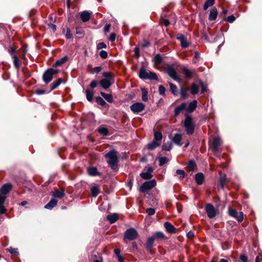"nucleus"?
I'll return each instance as SVG.
<instances>
[{
	"label": "nucleus",
	"mask_w": 262,
	"mask_h": 262,
	"mask_svg": "<svg viewBox=\"0 0 262 262\" xmlns=\"http://www.w3.org/2000/svg\"><path fill=\"white\" fill-rule=\"evenodd\" d=\"M104 157L107 159V163L113 170L118 169V157L117 152L115 149H112L104 155Z\"/></svg>",
	"instance_id": "f257e3e1"
},
{
	"label": "nucleus",
	"mask_w": 262,
	"mask_h": 262,
	"mask_svg": "<svg viewBox=\"0 0 262 262\" xmlns=\"http://www.w3.org/2000/svg\"><path fill=\"white\" fill-rule=\"evenodd\" d=\"M103 78L100 81V84L104 89H108L115 82L114 75L108 72L102 74Z\"/></svg>",
	"instance_id": "f03ea898"
},
{
	"label": "nucleus",
	"mask_w": 262,
	"mask_h": 262,
	"mask_svg": "<svg viewBox=\"0 0 262 262\" xmlns=\"http://www.w3.org/2000/svg\"><path fill=\"white\" fill-rule=\"evenodd\" d=\"M183 123L187 134L188 135H192L194 130V125L193 123L192 118L187 115Z\"/></svg>",
	"instance_id": "7ed1b4c3"
},
{
	"label": "nucleus",
	"mask_w": 262,
	"mask_h": 262,
	"mask_svg": "<svg viewBox=\"0 0 262 262\" xmlns=\"http://www.w3.org/2000/svg\"><path fill=\"white\" fill-rule=\"evenodd\" d=\"M138 236V233L137 231L134 228H130L127 229L124 235L123 240L124 241H133L136 239Z\"/></svg>",
	"instance_id": "20e7f679"
},
{
	"label": "nucleus",
	"mask_w": 262,
	"mask_h": 262,
	"mask_svg": "<svg viewBox=\"0 0 262 262\" xmlns=\"http://www.w3.org/2000/svg\"><path fill=\"white\" fill-rule=\"evenodd\" d=\"M58 73V70L52 68L48 69L43 74L42 79L46 83H49L53 79L54 75Z\"/></svg>",
	"instance_id": "39448f33"
},
{
	"label": "nucleus",
	"mask_w": 262,
	"mask_h": 262,
	"mask_svg": "<svg viewBox=\"0 0 262 262\" xmlns=\"http://www.w3.org/2000/svg\"><path fill=\"white\" fill-rule=\"evenodd\" d=\"M205 211L209 219H213L218 213L217 208H215L212 204L208 203L205 205Z\"/></svg>",
	"instance_id": "423d86ee"
},
{
	"label": "nucleus",
	"mask_w": 262,
	"mask_h": 262,
	"mask_svg": "<svg viewBox=\"0 0 262 262\" xmlns=\"http://www.w3.org/2000/svg\"><path fill=\"white\" fill-rule=\"evenodd\" d=\"M156 181L152 180L149 181H145L140 187L141 192H145L146 191L150 190L156 185Z\"/></svg>",
	"instance_id": "0eeeda50"
},
{
	"label": "nucleus",
	"mask_w": 262,
	"mask_h": 262,
	"mask_svg": "<svg viewBox=\"0 0 262 262\" xmlns=\"http://www.w3.org/2000/svg\"><path fill=\"white\" fill-rule=\"evenodd\" d=\"M145 105L142 102H136L133 103L130 107L131 111L134 113H139L143 111Z\"/></svg>",
	"instance_id": "6e6552de"
},
{
	"label": "nucleus",
	"mask_w": 262,
	"mask_h": 262,
	"mask_svg": "<svg viewBox=\"0 0 262 262\" xmlns=\"http://www.w3.org/2000/svg\"><path fill=\"white\" fill-rule=\"evenodd\" d=\"M167 74L173 80L178 82L181 81V78L177 75V73L172 66H169L167 69Z\"/></svg>",
	"instance_id": "1a4fd4ad"
},
{
	"label": "nucleus",
	"mask_w": 262,
	"mask_h": 262,
	"mask_svg": "<svg viewBox=\"0 0 262 262\" xmlns=\"http://www.w3.org/2000/svg\"><path fill=\"white\" fill-rule=\"evenodd\" d=\"M177 39L180 41L181 46L182 48H186L189 46V43L183 34L181 33L178 34Z\"/></svg>",
	"instance_id": "9d476101"
},
{
	"label": "nucleus",
	"mask_w": 262,
	"mask_h": 262,
	"mask_svg": "<svg viewBox=\"0 0 262 262\" xmlns=\"http://www.w3.org/2000/svg\"><path fill=\"white\" fill-rule=\"evenodd\" d=\"M221 144V140L219 137L214 138L213 139L211 147L213 152H216L219 150V146Z\"/></svg>",
	"instance_id": "9b49d317"
},
{
	"label": "nucleus",
	"mask_w": 262,
	"mask_h": 262,
	"mask_svg": "<svg viewBox=\"0 0 262 262\" xmlns=\"http://www.w3.org/2000/svg\"><path fill=\"white\" fill-rule=\"evenodd\" d=\"M164 228L166 232L170 234L175 233L176 232V228L170 223L166 222L164 224Z\"/></svg>",
	"instance_id": "f8f14e48"
},
{
	"label": "nucleus",
	"mask_w": 262,
	"mask_h": 262,
	"mask_svg": "<svg viewBox=\"0 0 262 262\" xmlns=\"http://www.w3.org/2000/svg\"><path fill=\"white\" fill-rule=\"evenodd\" d=\"M155 241V239L154 238V237L152 236L148 237L147 239V242H146V249H147V250L150 253H153L152 248L154 243Z\"/></svg>",
	"instance_id": "ddd939ff"
},
{
	"label": "nucleus",
	"mask_w": 262,
	"mask_h": 262,
	"mask_svg": "<svg viewBox=\"0 0 262 262\" xmlns=\"http://www.w3.org/2000/svg\"><path fill=\"white\" fill-rule=\"evenodd\" d=\"M153 168L149 167L148 168L146 172L140 173V177L144 180H149L152 177V174H151Z\"/></svg>",
	"instance_id": "4468645a"
},
{
	"label": "nucleus",
	"mask_w": 262,
	"mask_h": 262,
	"mask_svg": "<svg viewBox=\"0 0 262 262\" xmlns=\"http://www.w3.org/2000/svg\"><path fill=\"white\" fill-rule=\"evenodd\" d=\"M218 14L217 9L215 7H213L210 9V13L208 16V19L210 21H213L216 19Z\"/></svg>",
	"instance_id": "2eb2a0df"
},
{
	"label": "nucleus",
	"mask_w": 262,
	"mask_h": 262,
	"mask_svg": "<svg viewBox=\"0 0 262 262\" xmlns=\"http://www.w3.org/2000/svg\"><path fill=\"white\" fill-rule=\"evenodd\" d=\"M12 188V185L10 183L4 184L1 188V193L6 195L8 194Z\"/></svg>",
	"instance_id": "dca6fc26"
},
{
	"label": "nucleus",
	"mask_w": 262,
	"mask_h": 262,
	"mask_svg": "<svg viewBox=\"0 0 262 262\" xmlns=\"http://www.w3.org/2000/svg\"><path fill=\"white\" fill-rule=\"evenodd\" d=\"M88 173L91 176H100L101 173L98 171L97 168L95 167H89L87 168Z\"/></svg>",
	"instance_id": "f3484780"
},
{
	"label": "nucleus",
	"mask_w": 262,
	"mask_h": 262,
	"mask_svg": "<svg viewBox=\"0 0 262 262\" xmlns=\"http://www.w3.org/2000/svg\"><path fill=\"white\" fill-rule=\"evenodd\" d=\"M197 107V101L194 100L189 103L187 107H186V110L187 113H190L193 112Z\"/></svg>",
	"instance_id": "a211bd4d"
},
{
	"label": "nucleus",
	"mask_w": 262,
	"mask_h": 262,
	"mask_svg": "<svg viewBox=\"0 0 262 262\" xmlns=\"http://www.w3.org/2000/svg\"><path fill=\"white\" fill-rule=\"evenodd\" d=\"M186 106V103H182L179 106L176 107L174 110V115L175 116H178L181 112L185 110Z\"/></svg>",
	"instance_id": "6ab92c4d"
},
{
	"label": "nucleus",
	"mask_w": 262,
	"mask_h": 262,
	"mask_svg": "<svg viewBox=\"0 0 262 262\" xmlns=\"http://www.w3.org/2000/svg\"><path fill=\"white\" fill-rule=\"evenodd\" d=\"M91 13L88 11H82L80 14V18L83 22H86L90 20Z\"/></svg>",
	"instance_id": "aec40b11"
},
{
	"label": "nucleus",
	"mask_w": 262,
	"mask_h": 262,
	"mask_svg": "<svg viewBox=\"0 0 262 262\" xmlns=\"http://www.w3.org/2000/svg\"><path fill=\"white\" fill-rule=\"evenodd\" d=\"M149 71H146L142 67L140 69L139 76L142 79H147L149 75Z\"/></svg>",
	"instance_id": "412c9836"
},
{
	"label": "nucleus",
	"mask_w": 262,
	"mask_h": 262,
	"mask_svg": "<svg viewBox=\"0 0 262 262\" xmlns=\"http://www.w3.org/2000/svg\"><path fill=\"white\" fill-rule=\"evenodd\" d=\"M182 135L180 134H176L172 139V142L178 146H181Z\"/></svg>",
	"instance_id": "4be33fe9"
},
{
	"label": "nucleus",
	"mask_w": 262,
	"mask_h": 262,
	"mask_svg": "<svg viewBox=\"0 0 262 262\" xmlns=\"http://www.w3.org/2000/svg\"><path fill=\"white\" fill-rule=\"evenodd\" d=\"M195 181L198 185H202L204 181V176L201 173L199 172L195 176Z\"/></svg>",
	"instance_id": "5701e85b"
},
{
	"label": "nucleus",
	"mask_w": 262,
	"mask_h": 262,
	"mask_svg": "<svg viewBox=\"0 0 262 262\" xmlns=\"http://www.w3.org/2000/svg\"><path fill=\"white\" fill-rule=\"evenodd\" d=\"M163 58L160 54H156L152 58L155 65H159L163 61Z\"/></svg>",
	"instance_id": "b1692460"
},
{
	"label": "nucleus",
	"mask_w": 262,
	"mask_h": 262,
	"mask_svg": "<svg viewBox=\"0 0 262 262\" xmlns=\"http://www.w3.org/2000/svg\"><path fill=\"white\" fill-rule=\"evenodd\" d=\"M187 168L189 171L193 172L196 169V165L194 160L189 161Z\"/></svg>",
	"instance_id": "393cba45"
},
{
	"label": "nucleus",
	"mask_w": 262,
	"mask_h": 262,
	"mask_svg": "<svg viewBox=\"0 0 262 262\" xmlns=\"http://www.w3.org/2000/svg\"><path fill=\"white\" fill-rule=\"evenodd\" d=\"M57 204V201L55 199H52L45 206V208L48 209H52Z\"/></svg>",
	"instance_id": "a878e982"
},
{
	"label": "nucleus",
	"mask_w": 262,
	"mask_h": 262,
	"mask_svg": "<svg viewBox=\"0 0 262 262\" xmlns=\"http://www.w3.org/2000/svg\"><path fill=\"white\" fill-rule=\"evenodd\" d=\"M182 73L185 75L186 78H191L192 77L193 72L190 71L186 67H183L182 69Z\"/></svg>",
	"instance_id": "bb28decb"
},
{
	"label": "nucleus",
	"mask_w": 262,
	"mask_h": 262,
	"mask_svg": "<svg viewBox=\"0 0 262 262\" xmlns=\"http://www.w3.org/2000/svg\"><path fill=\"white\" fill-rule=\"evenodd\" d=\"M106 219L110 222V223L113 224L118 220V216L117 213L110 214L106 216Z\"/></svg>",
	"instance_id": "cd10ccee"
},
{
	"label": "nucleus",
	"mask_w": 262,
	"mask_h": 262,
	"mask_svg": "<svg viewBox=\"0 0 262 262\" xmlns=\"http://www.w3.org/2000/svg\"><path fill=\"white\" fill-rule=\"evenodd\" d=\"M68 60V57L67 56H64L59 60H57L53 64V67L55 68H57L58 67L61 66L62 64L66 62Z\"/></svg>",
	"instance_id": "c85d7f7f"
},
{
	"label": "nucleus",
	"mask_w": 262,
	"mask_h": 262,
	"mask_svg": "<svg viewBox=\"0 0 262 262\" xmlns=\"http://www.w3.org/2000/svg\"><path fill=\"white\" fill-rule=\"evenodd\" d=\"M199 89L200 86L195 83H193L190 86L191 93L192 95H196L198 93Z\"/></svg>",
	"instance_id": "c756f323"
},
{
	"label": "nucleus",
	"mask_w": 262,
	"mask_h": 262,
	"mask_svg": "<svg viewBox=\"0 0 262 262\" xmlns=\"http://www.w3.org/2000/svg\"><path fill=\"white\" fill-rule=\"evenodd\" d=\"M62 82V80L60 78H59L55 81H53V82L51 84V91H53L56 89Z\"/></svg>",
	"instance_id": "7c9ffc66"
},
{
	"label": "nucleus",
	"mask_w": 262,
	"mask_h": 262,
	"mask_svg": "<svg viewBox=\"0 0 262 262\" xmlns=\"http://www.w3.org/2000/svg\"><path fill=\"white\" fill-rule=\"evenodd\" d=\"M160 145V143H158L156 141L153 140L151 143L148 144V149L150 150H152Z\"/></svg>",
	"instance_id": "2f4dec72"
},
{
	"label": "nucleus",
	"mask_w": 262,
	"mask_h": 262,
	"mask_svg": "<svg viewBox=\"0 0 262 262\" xmlns=\"http://www.w3.org/2000/svg\"><path fill=\"white\" fill-rule=\"evenodd\" d=\"M92 195L93 197L96 198L100 192L99 188L98 186H93L91 188Z\"/></svg>",
	"instance_id": "473e14b6"
},
{
	"label": "nucleus",
	"mask_w": 262,
	"mask_h": 262,
	"mask_svg": "<svg viewBox=\"0 0 262 262\" xmlns=\"http://www.w3.org/2000/svg\"><path fill=\"white\" fill-rule=\"evenodd\" d=\"M100 95L108 102L112 103L113 101V96L111 94H105L101 92Z\"/></svg>",
	"instance_id": "72a5a7b5"
},
{
	"label": "nucleus",
	"mask_w": 262,
	"mask_h": 262,
	"mask_svg": "<svg viewBox=\"0 0 262 262\" xmlns=\"http://www.w3.org/2000/svg\"><path fill=\"white\" fill-rule=\"evenodd\" d=\"M215 3V0H206L203 6L204 10H206L209 7L212 6Z\"/></svg>",
	"instance_id": "f704fd0d"
},
{
	"label": "nucleus",
	"mask_w": 262,
	"mask_h": 262,
	"mask_svg": "<svg viewBox=\"0 0 262 262\" xmlns=\"http://www.w3.org/2000/svg\"><path fill=\"white\" fill-rule=\"evenodd\" d=\"M226 182H227L226 176L225 174H223V175L221 176L220 178V185L222 189L224 188Z\"/></svg>",
	"instance_id": "c9c22d12"
},
{
	"label": "nucleus",
	"mask_w": 262,
	"mask_h": 262,
	"mask_svg": "<svg viewBox=\"0 0 262 262\" xmlns=\"http://www.w3.org/2000/svg\"><path fill=\"white\" fill-rule=\"evenodd\" d=\"M154 238L156 239H163L166 238V237L164 235V234L161 231H158L154 233V234L152 235Z\"/></svg>",
	"instance_id": "e433bc0d"
},
{
	"label": "nucleus",
	"mask_w": 262,
	"mask_h": 262,
	"mask_svg": "<svg viewBox=\"0 0 262 262\" xmlns=\"http://www.w3.org/2000/svg\"><path fill=\"white\" fill-rule=\"evenodd\" d=\"M12 58L13 59V63L15 68L18 69L21 63L20 60L15 54L13 55Z\"/></svg>",
	"instance_id": "4c0bfd02"
},
{
	"label": "nucleus",
	"mask_w": 262,
	"mask_h": 262,
	"mask_svg": "<svg viewBox=\"0 0 262 262\" xmlns=\"http://www.w3.org/2000/svg\"><path fill=\"white\" fill-rule=\"evenodd\" d=\"M86 99L89 101H91L93 100L94 92L89 89H86L85 91Z\"/></svg>",
	"instance_id": "58836bf2"
},
{
	"label": "nucleus",
	"mask_w": 262,
	"mask_h": 262,
	"mask_svg": "<svg viewBox=\"0 0 262 262\" xmlns=\"http://www.w3.org/2000/svg\"><path fill=\"white\" fill-rule=\"evenodd\" d=\"M162 139V135L160 132H156L154 134V141H156L158 143H161Z\"/></svg>",
	"instance_id": "ea45409f"
},
{
	"label": "nucleus",
	"mask_w": 262,
	"mask_h": 262,
	"mask_svg": "<svg viewBox=\"0 0 262 262\" xmlns=\"http://www.w3.org/2000/svg\"><path fill=\"white\" fill-rule=\"evenodd\" d=\"M142 91V100L143 101L147 102L148 101V91L145 88L141 89Z\"/></svg>",
	"instance_id": "a19ab883"
},
{
	"label": "nucleus",
	"mask_w": 262,
	"mask_h": 262,
	"mask_svg": "<svg viewBox=\"0 0 262 262\" xmlns=\"http://www.w3.org/2000/svg\"><path fill=\"white\" fill-rule=\"evenodd\" d=\"M53 196L56 198L61 199L64 196V191H59L57 190L53 193Z\"/></svg>",
	"instance_id": "79ce46f5"
},
{
	"label": "nucleus",
	"mask_w": 262,
	"mask_h": 262,
	"mask_svg": "<svg viewBox=\"0 0 262 262\" xmlns=\"http://www.w3.org/2000/svg\"><path fill=\"white\" fill-rule=\"evenodd\" d=\"M172 147V143L168 142L163 144L162 146V149L165 151H170Z\"/></svg>",
	"instance_id": "37998d69"
},
{
	"label": "nucleus",
	"mask_w": 262,
	"mask_h": 262,
	"mask_svg": "<svg viewBox=\"0 0 262 262\" xmlns=\"http://www.w3.org/2000/svg\"><path fill=\"white\" fill-rule=\"evenodd\" d=\"M176 173V174L175 176H179L181 179H184L186 176V174L184 170L182 169L177 170Z\"/></svg>",
	"instance_id": "c03bdc74"
},
{
	"label": "nucleus",
	"mask_w": 262,
	"mask_h": 262,
	"mask_svg": "<svg viewBox=\"0 0 262 262\" xmlns=\"http://www.w3.org/2000/svg\"><path fill=\"white\" fill-rule=\"evenodd\" d=\"M169 84L170 86V89L171 93L174 95H177V86L170 82H169Z\"/></svg>",
	"instance_id": "a18cd8bd"
},
{
	"label": "nucleus",
	"mask_w": 262,
	"mask_h": 262,
	"mask_svg": "<svg viewBox=\"0 0 262 262\" xmlns=\"http://www.w3.org/2000/svg\"><path fill=\"white\" fill-rule=\"evenodd\" d=\"M98 131L100 134L103 136H107L108 134V130L107 128L104 127H99Z\"/></svg>",
	"instance_id": "49530a36"
},
{
	"label": "nucleus",
	"mask_w": 262,
	"mask_h": 262,
	"mask_svg": "<svg viewBox=\"0 0 262 262\" xmlns=\"http://www.w3.org/2000/svg\"><path fill=\"white\" fill-rule=\"evenodd\" d=\"M159 166H162L168 162V159L167 157H160L159 159Z\"/></svg>",
	"instance_id": "de8ad7c7"
},
{
	"label": "nucleus",
	"mask_w": 262,
	"mask_h": 262,
	"mask_svg": "<svg viewBox=\"0 0 262 262\" xmlns=\"http://www.w3.org/2000/svg\"><path fill=\"white\" fill-rule=\"evenodd\" d=\"M96 101L98 104L102 106H104L106 104L105 101L100 97H97L96 99Z\"/></svg>",
	"instance_id": "09e8293b"
},
{
	"label": "nucleus",
	"mask_w": 262,
	"mask_h": 262,
	"mask_svg": "<svg viewBox=\"0 0 262 262\" xmlns=\"http://www.w3.org/2000/svg\"><path fill=\"white\" fill-rule=\"evenodd\" d=\"M229 214L230 216L235 218V217L237 215L238 212L234 209H232L231 208H229L228 210Z\"/></svg>",
	"instance_id": "8fccbe9b"
},
{
	"label": "nucleus",
	"mask_w": 262,
	"mask_h": 262,
	"mask_svg": "<svg viewBox=\"0 0 262 262\" xmlns=\"http://www.w3.org/2000/svg\"><path fill=\"white\" fill-rule=\"evenodd\" d=\"M180 95L182 98L186 99L188 96L187 90L185 89L182 88L180 91Z\"/></svg>",
	"instance_id": "3c124183"
},
{
	"label": "nucleus",
	"mask_w": 262,
	"mask_h": 262,
	"mask_svg": "<svg viewBox=\"0 0 262 262\" xmlns=\"http://www.w3.org/2000/svg\"><path fill=\"white\" fill-rule=\"evenodd\" d=\"M149 75H148V78L147 79H149V80H157L158 79V77L156 75V74L154 72H150V71H149Z\"/></svg>",
	"instance_id": "603ef678"
},
{
	"label": "nucleus",
	"mask_w": 262,
	"mask_h": 262,
	"mask_svg": "<svg viewBox=\"0 0 262 262\" xmlns=\"http://www.w3.org/2000/svg\"><path fill=\"white\" fill-rule=\"evenodd\" d=\"M235 219L237 220V221L241 223L243 221L244 219V214L242 212H238L237 215L235 217Z\"/></svg>",
	"instance_id": "864d4df0"
},
{
	"label": "nucleus",
	"mask_w": 262,
	"mask_h": 262,
	"mask_svg": "<svg viewBox=\"0 0 262 262\" xmlns=\"http://www.w3.org/2000/svg\"><path fill=\"white\" fill-rule=\"evenodd\" d=\"M225 20L229 23H232L235 20V17L233 15H231L226 17Z\"/></svg>",
	"instance_id": "5fc2aeb1"
},
{
	"label": "nucleus",
	"mask_w": 262,
	"mask_h": 262,
	"mask_svg": "<svg viewBox=\"0 0 262 262\" xmlns=\"http://www.w3.org/2000/svg\"><path fill=\"white\" fill-rule=\"evenodd\" d=\"M65 36L66 38L68 39H70L73 38V35L71 33L70 29L69 28L67 29V32Z\"/></svg>",
	"instance_id": "6e6d98bb"
},
{
	"label": "nucleus",
	"mask_w": 262,
	"mask_h": 262,
	"mask_svg": "<svg viewBox=\"0 0 262 262\" xmlns=\"http://www.w3.org/2000/svg\"><path fill=\"white\" fill-rule=\"evenodd\" d=\"M99 55L102 58L105 59L107 57L108 54L107 52L102 50L100 52Z\"/></svg>",
	"instance_id": "4d7b16f0"
},
{
	"label": "nucleus",
	"mask_w": 262,
	"mask_h": 262,
	"mask_svg": "<svg viewBox=\"0 0 262 262\" xmlns=\"http://www.w3.org/2000/svg\"><path fill=\"white\" fill-rule=\"evenodd\" d=\"M106 48V45L103 42H100L97 45V49L98 50H100L102 49H105Z\"/></svg>",
	"instance_id": "13d9d810"
},
{
	"label": "nucleus",
	"mask_w": 262,
	"mask_h": 262,
	"mask_svg": "<svg viewBox=\"0 0 262 262\" xmlns=\"http://www.w3.org/2000/svg\"><path fill=\"white\" fill-rule=\"evenodd\" d=\"M146 212L148 215H152L155 213V209L152 208H149L146 209Z\"/></svg>",
	"instance_id": "bf43d9fd"
},
{
	"label": "nucleus",
	"mask_w": 262,
	"mask_h": 262,
	"mask_svg": "<svg viewBox=\"0 0 262 262\" xmlns=\"http://www.w3.org/2000/svg\"><path fill=\"white\" fill-rule=\"evenodd\" d=\"M165 92V89L164 86L162 85H160L159 86V94L161 95H164Z\"/></svg>",
	"instance_id": "052dcab7"
},
{
	"label": "nucleus",
	"mask_w": 262,
	"mask_h": 262,
	"mask_svg": "<svg viewBox=\"0 0 262 262\" xmlns=\"http://www.w3.org/2000/svg\"><path fill=\"white\" fill-rule=\"evenodd\" d=\"M6 199V195H5L2 193H0V205L4 204Z\"/></svg>",
	"instance_id": "680f3d73"
},
{
	"label": "nucleus",
	"mask_w": 262,
	"mask_h": 262,
	"mask_svg": "<svg viewBox=\"0 0 262 262\" xmlns=\"http://www.w3.org/2000/svg\"><path fill=\"white\" fill-rule=\"evenodd\" d=\"M98 81L95 80H93L91 81L90 84V86H91V88L94 89L98 85Z\"/></svg>",
	"instance_id": "e2e57ef3"
},
{
	"label": "nucleus",
	"mask_w": 262,
	"mask_h": 262,
	"mask_svg": "<svg viewBox=\"0 0 262 262\" xmlns=\"http://www.w3.org/2000/svg\"><path fill=\"white\" fill-rule=\"evenodd\" d=\"M239 259L242 262H247L248 258L245 254H242L239 257Z\"/></svg>",
	"instance_id": "0e129e2a"
},
{
	"label": "nucleus",
	"mask_w": 262,
	"mask_h": 262,
	"mask_svg": "<svg viewBox=\"0 0 262 262\" xmlns=\"http://www.w3.org/2000/svg\"><path fill=\"white\" fill-rule=\"evenodd\" d=\"M201 93L204 94L207 91V87L203 84L202 82H201Z\"/></svg>",
	"instance_id": "69168bd1"
},
{
	"label": "nucleus",
	"mask_w": 262,
	"mask_h": 262,
	"mask_svg": "<svg viewBox=\"0 0 262 262\" xmlns=\"http://www.w3.org/2000/svg\"><path fill=\"white\" fill-rule=\"evenodd\" d=\"M15 52H16V49L12 47H10L9 49H8V52L10 54H11L12 55V56H13L14 54H15Z\"/></svg>",
	"instance_id": "338daca9"
},
{
	"label": "nucleus",
	"mask_w": 262,
	"mask_h": 262,
	"mask_svg": "<svg viewBox=\"0 0 262 262\" xmlns=\"http://www.w3.org/2000/svg\"><path fill=\"white\" fill-rule=\"evenodd\" d=\"M7 209L3 205H0V214H4L6 212Z\"/></svg>",
	"instance_id": "774afa93"
}]
</instances>
